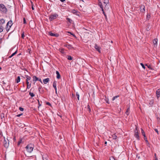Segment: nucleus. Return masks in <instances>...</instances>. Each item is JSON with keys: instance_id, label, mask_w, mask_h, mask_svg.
<instances>
[{"instance_id": "cd10ccee", "label": "nucleus", "mask_w": 160, "mask_h": 160, "mask_svg": "<svg viewBox=\"0 0 160 160\" xmlns=\"http://www.w3.org/2000/svg\"><path fill=\"white\" fill-rule=\"evenodd\" d=\"M141 133L142 135L144 136V138H146V135L143 130L142 129H141Z\"/></svg>"}, {"instance_id": "c9c22d12", "label": "nucleus", "mask_w": 160, "mask_h": 160, "mask_svg": "<svg viewBox=\"0 0 160 160\" xmlns=\"http://www.w3.org/2000/svg\"><path fill=\"white\" fill-rule=\"evenodd\" d=\"M146 65L147 66L148 68H149V69H151V70L152 69V66L151 65H148L147 64H146Z\"/></svg>"}, {"instance_id": "473e14b6", "label": "nucleus", "mask_w": 160, "mask_h": 160, "mask_svg": "<svg viewBox=\"0 0 160 160\" xmlns=\"http://www.w3.org/2000/svg\"><path fill=\"white\" fill-rule=\"evenodd\" d=\"M3 30V27L2 25L0 26V32H2Z\"/></svg>"}, {"instance_id": "dca6fc26", "label": "nucleus", "mask_w": 160, "mask_h": 160, "mask_svg": "<svg viewBox=\"0 0 160 160\" xmlns=\"http://www.w3.org/2000/svg\"><path fill=\"white\" fill-rule=\"evenodd\" d=\"M64 46L67 47L68 49H71L73 48L72 45L70 44H65Z\"/></svg>"}, {"instance_id": "f8f14e48", "label": "nucleus", "mask_w": 160, "mask_h": 160, "mask_svg": "<svg viewBox=\"0 0 160 160\" xmlns=\"http://www.w3.org/2000/svg\"><path fill=\"white\" fill-rule=\"evenodd\" d=\"M160 88L158 89L156 91V95L157 98L160 97Z\"/></svg>"}, {"instance_id": "bf43d9fd", "label": "nucleus", "mask_w": 160, "mask_h": 160, "mask_svg": "<svg viewBox=\"0 0 160 160\" xmlns=\"http://www.w3.org/2000/svg\"><path fill=\"white\" fill-rule=\"evenodd\" d=\"M100 8H101L102 9V12H104V9H103V7H100Z\"/></svg>"}, {"instance_id": "ddd939ff", "label": "nucleus", "mask_w": 160, "mask_h": 160, "mask_svg": "<svg viewBox=\"0 0 160 160\" xmlns=\"http://www.w3.org/2000/svg\"><path fill=\"white\" fill-rule=\"evenodd\" d=\"M26 84L27 85V89L25 90L24 91V92H26L27 91V89H29L30 88L31 86V83H29V82H26Z\"/></svg>"}, {"instance_id": "412c9836", "label": "nucleus", "mask_w": 160, "mask_h": 160, "mask_svg": "<svg viewBox=\"0 0 160 160\" xmlns=\"http://www.w3.org/2000/svg\"><path fill=\"white\" fill-rule=\"evenodd\" d=\"M27 52H28L30 54L32 52V50L31 48L30 47V46L29 47V48L28 47V48L27 51Z\"/></svg>"}, {"instance_id": "7ed1b4c3", "label": "nucleus", "mask_w": 160, "mask_h": 160, "mask_svg": "<svg viewBox=\"0 0 160 160\" xmlns=\"http://www.w3.org/2000/svg\"><path fill=\"white\" fill-rule=\"evenodd\" d=\"M12 24V21L11 20L9 21L8 22L6 26V29L7 32H8L9 31Z\"/></svg>"}, {"instance_id": "c756f323", "label": "nucleus", "mask_w": 160, "mask_h": 160, "mask_svg": "<svg viewBox=\"0 0 160 160\" xmlns=\"http://www.w3.org/2000/svg\"><path fill=\"white\" fill-rule=\"evenodd\" d=\"M29 95H30L32 97H33L35 96V94L31 92H29Z\"/></svg>"}, {"instance_id": "6e6552de", "label": "nucleus", "mask_w": 160, "mask_h": 160, "mask_svg": "<svg viewBox=\"0 0 160 160\" xmlns=\"http://www.w3.org/2000/svg\"><path fill=\"white\" fill-rule=\"evenodd\" d=\"M71 12L77 15H79L78 13H80L79 12H78L77 10L74 9L71 10Z\"/></svg>"}, {"instance_id": "09e8293b", "label": "nucleus", "mask_w": 160, "mask_h": 160, "mask_svg": "<svg viewBox=\"0 0 160 160\" xmlns=\"http://www.w3.org/2000/svg\"><path fill=\"white\" fill-rule=\"evenodd\" d=\"M22 114H23V113H21V114L17 115H16V117H19L20 116H21V115H22Z\"/></svg>"}, {"instance_id": "2f4dec72", "label": "nucleus", "mask_w": 160, "mask_h": 160, "mask_svg": "<svg viewBox=\"0 0 160 160\" xmlns=\"http://www.w3.org/2000/svg\"><path fill=\"white\" fill-rule=\"evenodd\" d=\"M87 110L89 112H90L91 111L90 106L88 104L87 106Z\"/></svg>"}, {"instance_id": "4be33fe9", "label": "nucleus", "mask_w": 160, "mask_h": 160, "mask_svg": "<svg viewBox=\"0 0 160 160\" xmlns=\"http://www.w3.org/2000/svg\"><path fill=\"white\" fill-rule=\"evenodd\" d=\"M158 41V39L157 38H155L154 39L153 41V44H154V46L156 45L157 44V42Z\"/></svg>"}, {"instance_id": "bb28decb", "label": "nucleus", "mask_w": 160, "mask_h": 160, "mask_svg": "<svg viewBox=\"0 0 160 160\" xmlns=\"http://www.w3.org/2000/svg\"><path fill=\"white\" fill-rule=\"evenodd\" d=\"M130 108H127L126 111L125 112V113L128 116L129 113Z\"/></svg>"}, {"instance_id": "680f3d73", "label": "nucleus", "mask_w": 160, "mask_h": 160, "mask_svg": "<svg viewBox=\"0 0 160 160\" xmlns=\"http://www.w3.org/2000/svg\"><path fill=\"white\" fill-rule=\"evenodd\" d=\"M13 140L14 141H15L16 140V138L15 137L13 138Z\"/></svg>"}, {"instance_id": "c85d7f7f", "label": "nucleus", "mask_w": 160, "mask_h": 160, "mask_svg": "<svg viewBox=\"0 0 160 160\" xmlns=\"http://www.w3.org/2000/svg\"><path fill=\"white\" fill-rule=\"evenodd\" d=\"M5 22V20L3 19H1L0 20V24H3Z\"/></svg>"}, {"instance_id": "69168bd1", "label": "nucleus", "mask_w": 160, "mask_h": 160, "mask_svg": "<svg viewBox=\"0 0 160 160\" xmlns=\"http://www.w3.org/2000/svg\"><path fill=\"white\" fill-rule=\"evenodd\" d=\"M61 2H63L65 1V0H60Z\"/></svg>"}, {"instance_id": "3c124183", "label": "nucleus", "mask_w": 160, "mask_h": 160, "mask_svg": "<svg viewBox=\"0 0 160 160\" xmlns=\"http://www.w3.org/2000/svg\"><path fill=\"white\" fill-rule=\"evenodd\" d=\"M154 130L155 131L158 133V129H154Z\"/></svg>"}, {"instance_id": "f704fd0d", "label": "nucleus", "mask_w": 160, "mask_h": 160, "mask_svg": "<svg viewBox=\"0 0 160 160\" xmlns=\"http://www.w3.org/2000/svg\"><path fill=\"white\" fill-rule=\"evenodd\" d=\"M68 57L67 58L68 60H71L72 59V58L71 56H68Z\"/></svg>"}, {"instance_id": "f3484780", "label": "nucleus", "mask_w": 160, "mask_h": 160, "mask_svg": "<svg viewBox=\"0 0 160 160\" xmlns=\"http://www.w3.org/2000/svg\"><path fill=\"white\" fill-rule=\"evenodd\" d=\"M49 81V78H48L45 79H44L43 80V82L45 84H47L48 83Z\"/></svg>"}, {"instance_id": "20e7f679", "label": "nucleus", "mask_w": 160, "mask_h": 160, "mask_svg": "<svg viewBox=\"0 0 160 160\" xmlns=\"http://www.w3.org/2000/svg\"><path fill=\"white\" fill-rule=\"evenodd\" d=\"M58 17V14L56 13L53 14H51L49 17V20L50 21H51L53 20L56 19Z\"/></svg>"}, {"instance_id": "9d476101", "label": "nucleus", "mask_w": 160, "mask_h": 160, "mask_svg": "<svg viewBox=\"0 0 160 160\" xmlns=\"http://www.w3.org/2000/svg\"><path fill=\"white\" fill-rule=\"evenodd\" d=\"M57 82L56 81H54L53 83V87L54 88L55 90V93L56 94H58L57 90V87H56V83Z\"/></svg>"}, {"instance_id": "0eeeda50", "label": "nucleus", "mask_w": 160, "mask_h": 160, "mask_svg": "<svg viewBox=\"0 0 160 160\" xmlns=\"http://www.w3.org/2000/svg\"><path fill=\"white\" fill-rule=\"evenodd\" d=\"M140 11L141 12H144L145 11V7L143 5H141L140 7Z\"/></svg>"}, {"instance_id": "864d4df0", "label": "nucleus", "mask_w": 160, "mask_h": 160, "mask_svg": "<svg viewBox=\"0 0 160 160\" xmlns=\"http://www.w3.org/2000/svg\"><path fill=\"white\" fill-rule=\"evenodd\" d=\"M146 144H147V146H148L149 147H150V143L148 142H147L146 143Z\"/></svg>"}, {"instance_id": "aec40b11", "label": "nucleus", "mask_w": 160, "mask_h": 160, "mask_svg": "<svg viewBox=\"0 0 160 160\" xmlns=\"http://www.w3.org/2000/svg\"><path fill=\"white\" fill-rule=\"evenodd\" d=\"M32 78L33 81L36 82L38 80V78H37L36 76H33Z\"/></svg>"}, {"instance_id": "a211bd4d", "label": "nucleus", "mask_w": 160, "mask_h": 160, "mask_svg": "<svg viewBox=\"0 0 160 160\" xmlns=\"http://www.w3.org/2000/svg\"><path fill=\"white\" fill-rule=\"evenodd\" d=\"M56 73L57 74V78L58 79L60 78L61 76L59 72L58 71H57L56 72Z\"/></svg>"}, {"instance_id": "8fccbe9b", "label": "nucleus", "mask_w": 160, "mask_h": 160, "mask_svg": "<svg viewBox=\"0 0 160 160\" xmlns=\"http://www.w3.org/2000/svg\"><path fill=\"white\" fill-rule=\"evenodd\" d=\"M144 139L145 141V142H146V143L148 142L147 140V138L146 137V138H144Z\"/></svg>"}, {"instance_id": "a19ab883", "label": "nucleus", "mask_w": 160, "mask_h": 160, "mask_svg": "<svg viewBox=\"0 0 160 160\" xmlns=\"http://www.w3.org/2000/svg\"><path fill=\"white\" fill-rule=\"evenodd\" d=\"M140 65H141V66H142V68H144V69H145V66H144V65L142 63H140Z\"/></svg>"}, {"instance_id": "72a5a7b5", "label": "nucleus", "mask_w": 160, "mask_h": 160, "mask_svg": "<svg viewBox=\"0 0 160 160\" xmlns=\"http://www.w3.org/2000/svg\"><path fill=\"white\" fill-rule=\"evenodd\" d=\"M113 138L114 139H116L117 138V137L115 134H113L112 136Z\"/></svg>"}, {"instance_id": "5fc2aeb1", "label": "nucleus", "mask_w": 160, "mask_h": 160, "mask_svg": "<svg viewBox=\"0 0 160 160\" xmlns=\"http://www.w3.org/2000/svg\"><path fill=\"white\" fill-rule=\"evenodd\" d=\"M23 23L24 24H26V20L25 19V18H23Z\"/></svg>"}, {"instance_id": "1a4fd4ad", "label": "nucleus", "mask_w": 160, "mask_h": 160, "mask_svg": "<svg viewBox=\"0 0 160 160\" xmlns=\"http://www.w3.org/2000/svg\"><path fill=\"white\" fill-rule=\"evenodd\" d=\"M42 159L43 160H48V156L47 154H44L42 155Z\"/></svg>"}, {"instance_id": "423d86ee", "label": "nucleus", "mask_w": 160, "mask_h": 160, "mask_svg": "<svg viewBox=\"0 0 160 160\" xmlns=\"http://www.w3.org/2000/svg\"><path fill=\"white\" fill-rule=\"evenodd\" d=\"M8 141H7L5 139L3 140V145L5 147L8 148L9 146V142L7 138Z\"/></svg>"}, {"instance_id": "e2e57ef3", "label": "nucleus", "mask_w": 160, "mask_h": 160, "mask_svg": "<svg viewBox=\"0 0 160 160\" xmlns=\"http://www.w3.org/2000/svg\"><path fill=\"white\" fill-rule=\"evenodd\" d=\"M38 81H39L40 82L42 83V80H41V79H38Z\"/></svg>"}, {"instance_id": "a18cd8bd", "label": "nucleus", "mask_w": 160, "mask_h": 160, "mask_svg": "<svg viewBox=\"0 0 160 160\" xmlns=\"http://www.w3.org/2000/svg\"><path fill=\"white\" fill-rule=\"evenodd\" d=\"M46 104L48 105V106H50V107L52 106L50 102H46Z\"/></svg>"}, {"instance_id": "393cba45", "label": "nucleus", "mask_w": 160, "mask_h": 160, "mask_svg": "<svg viewBox=\"0 0 160 160\" xmlns=\"http://www.w3.org/2000/svg\"><path fill=\"white\" fill-rule=\"evenodd\" d=\"M98 5L100 7H103L102 3L101 2V0H98Z\"/></svg>"}, {"instance_id": "338daca9", "label": "nucleus", "mask_w": 160, "mask_h": 160, "mask_svg": "<svg viewBox=\"0 0 160 160\" xmlns=\"http://www.w3.org/2000/svg\"><path fill=\"white\" fill-rule=\"evenodd\" d=\"M12 57H13V56H12V55H11V56H9V58H11Z\"/></svg>"}, {"instance_id": "4c0bfd02", "label": "nucleus", "mask_w": 160, "mask_h": 160, "mask_svg": "<svg viewBox=\"0 0 160 160\" xmlns=\"http://www.w3.org/2000/svg\"><path fill=\"white\" fill-rule=\"evenodd\" d=\"M104 1V3L106 4V5H107V4L108 3L109 1L108 0H103Z\"/></svg>"}, {"instance_id": "ea45409f", "label": "nucleus", "mask_w": 160, "mask_h": 160, "mask_svg": "<svg viewBox=\"0 0 160 160\" xmlns=\"http://www.w3.org/2000/svg\"><path fill=\"white\" fill-rule=\"evenodd\" d=\"M18 50H16V51L14 53H12L11 55L13 56L15 55L17 53Z\"/></svg>"}, {"instance_id": "e433bc0d", "label": "nucleus", "mask_w": 160, "mask_h": 160, "mask_svg": "<svg viewBox=\"0 0 160 160\" xmlns=\"http://www.w3.org/2000/svg\"><path fill=\"white\" fill-rule=\"evenodd\" d=\"M118 97H119V95H117V96H115L114 97L112 98V101H114V100H115L116 99V98H117Z\"/></svg>"}, {"instance_id": "c03bdc74", "label": "nucleus", "mask_w": 160, "mask_h": 160, "mask_svg": "<svg viewBox=\"0 0 160 160\" xmlns=\"http://www.w3.org/2000/svg\"><path fill=\"white\" fill-rule=\"evenodd\" d=\"M19 110L21 111H23L24 110V108L22 107H20Z\"/></svg>"}, {"instance_id": "f03ea898", "label": "nucleus", "mask_w": 160, "mask_h": 160, "mask_svg": "<svg viewBox=\"0 0 160 160\" xmlns=\"http://www.w3.org/2000/svg\"><path fill=\"white\" fill-rule=\"evenodd\" d=\"M34 148V145L32 144H28L26 147V148L28 152L31 153L32 151Z\"/></svg>"}, {"instance_id": "6e6d98bb", "label": "nucleus", "mask_w": 160, "mask_h": 160, "mask_svg": "<svg viewBox=\"0 0 160 160\" xmlns=\"http://www.w3.org/2000/svg\"><path fill=\"white\" fill-rule=\"evenodd\" d=\"M38 108H39V107H40L41 105V104L40 103V102L39 101V100H38Z\"/></svg>"}, {"instance_id": "4468645a", "label": "nucleus", "mask_w": 160, "mask_h": 160, "mask_svg": "<svg viewBox=\"0 0 160 160\" xmlns=\"http://www.w3.org/2000/svg\"><path fill=\"white\" fill-rule=\"evenodd\" d=\"M49 35L51 36H54L55 37H58L59 36V35L57 33H54L51 32H49Z\"/></svg>"}, {"instance_id": "58836bf2", "label": "nucleus", "mask_w": 160, "mask_h": 160, "mask_svg": "<svg viewBox=\"0 0 160 160\" xmlns=\"http://www.w3.org/2000/svg\"><path fill=\"white\" fill-rule=\"evenodd\" d=\"M76 96L78 99V100H79V95L78 92L76 93Z\"/></svg>"}, {"instance_id": "6ab92c4d", "label": "nucleus", "mask_w": 160, "mask_h": 160, "mask_svg": "<svg viewBox=\"0 0 160 160\" xmlns=\"http://www.w3.org/2000/svg\"><path fill=\"white\" fill-rule=\"evenodd\" d=\"M25 76L26 78V82H29L28 81L30 80L31 79V77L27 75H25Z\"/></svg>"}, {"instance_id": "603ef678", "label": "nucleus", "mask_w": 160, "mask_h": 160, "mask_svg": "<svg viewBox=\"0 0 160 160\" xmlns=\"http://www.w3.org/2000/svg\"><path fill=\"white\" fill-rule=\"evenodd\" d=\"M22 141V140H19L18 142V145H19L21 143V142Z\"/></svg>"}, {"instance_id": "052dcab7", "label": "nucleus", "mask_w": 160, "mask_h": 160, "mask_svg": "<svg viewBox=\"0 0 160 160\" xmlns=\"http://www.w3.org/2000/svg\"><path fill=\"white\" fill-rule=\"evenodd\" d=\"M30 2H31V5H32V6H34V5H33V2H32V1H30Z\"/></svg>"}, {"instance_id": "b1692460", "label": "nucleus", "mask_w": 160, "mask_h": 160, "mask_svg": "<svg viewBox=\"0 0 160 160\" xmlns=\"http://www.w3.org/2000/svg\"><path fill=\"white\" fill-rule=\"evenodd\" d=\"M20 76H18V77L17 78V79H16V82L17 83H18V82H20Z\"/></svg>"}, {"instance_id": "de8ad7c7", "label": "nucleus", "mask_w": 160, "mask_h": 160, "mask_svg": "<svg viewBox=\"0 0 160 160\" xmlns=\"http://www.w3.org/2000/svg\"><path fill=\"white\" fill-rule=\"evenodd\" d=\"M68 32L69 33H70L71 35H72L74 37L76 38V37L75 35L74 34H73V33H72V32Z\"/></svg>"}, {"instance_id": "9b49d317", "label": "nucleus", "mask_w": 160, "mask_h": 160, "mask_svg": "<svg viewBox=\"0 0 160 160\" xmlns=\"http://www.w3.org/2000/svg\"><path fill=\"white\" fill-rule=\"evenodd\" d=\"M94 48L99 53L101 52V48L98 45L95 44Z\"/></svg>"}, {"instance_id": "f257e3e1", "label": "nucleus", "mask_w": 160, "mask_h": 160, "mask_svg": "<svg viewBox=\"0 0 160 160\" xmlns=\"http://www.w3.org/2000/svg\"><path fill=\"white\" fill-rule=\"evenodd\" d=\"M0 12L5 14H6L8 12V9L3 4H0Z\"/></svg>"}, {"instance_id": "5701e85b", "label": "nucleus", "mask_w": 160, "mask_h": 160, "mask_svg": "<svg viewBox=\"0 0 160 160\" xmlns=\"http://www.w3.org/2000/svg\"><path fill=\"white\" fill-rule=\"evenodd\" d=\"M150 29V25L148 23L146 26V30L147 31H149Z\"/></svg>"}, {"instance_id": "774afa93", "label": "nucleus", "mask_w": 160, "mask_h": 160, "mask_svg": "<svg viewBox=\"0 0 160 160\" xmlns=\"http://www.w3.org/2000/svg\"><path fill=\"white\" fill-rule=\"evenodd\" d=\"M102 13L104 14V16L105 15H106V14L104 12H102Z\"/></svg>"}, {"instance_id": "a878e982", "label": "nucleus", "mask_w": 160, "mask_h": 160, "mask_svg": "<svg viewBox=\"0 0 160 160\" xmlns=\"http://www.w3.org/2000/svg\"><path fill=\"white\" fill-rule=\"evenodd\" d=\"M59 51L62 53H64V49L63 48H59Z\"/></svg>"}, {"instance_id": "0e129e2a", "label": "nucleus", "mask_w": 160, "mask_h": 160, "mask_svg": "<svg viewBox=\"0 0 160 160\" xmlns=\"http://www.w3.org/2000/svg\"><path fill=\"white\" fill-rule=\"evenodd\" d=\"M32 10H34V7H33V6H32Z\"/></svg>"}, {"instance_id": "37998d69", "label": "nucleus", "mask_w": 160, "mask_h": 160, "mask_svg": "<svg viewBox=\"0 0 160 160\" xmlns=\"http://www.w3.org/2000/svg\"><path fill=\"white\" fill-rule=\"evenodd\" d=\"M150 17H151V15L150 14H148L147 15V19L148 20H149V19L150 18Z\"/></svg>"}, {"instance_id": "13d9d810", "label": "nucleus", "mask_w": 160, "mask_h": 160, "mask_svg": "<svg viewBox=\"0 0 160 160\" xmlns=\"http://www.w3.org/2000/svg\"><path fill=\"white\" fill-rule=\"evenodd\" d=\"M42 87L41 86H40L39 87L38 89V90H39V92L40 91V89Z\"/></svg>"}, {"instance_id": "4d7b16f0", "label": "nucleus", "mask_w": 160, "mask_h": 160, "mask_svg": "<svg viewBox=\"0 0 160 160\" xmlns=\"http://www.w3.org/2000/svg\"><path fill=\"white\" fill-rule=\"evenodd\" d=\"M104 16L105 20L107 21L108 20V18L106 15H105Z\"/></svg>"}, {"instance_id": "39448f33", "label": "nucleus", "mask_w": 160, "mask_h": 160, "mask_svg": "<svg viewBox=\"0 0 160 160\" xmlns=\"http://www.w3.org/2000/svg\"><path fill=\"white\" fill-rule=\"evenodd\" d=\"M135 134L134 136L137 138V140H139L140 139L139 136V133L138 131L137 127H136L135 129Z\"/></svg>"}, {"instance_id": "7c9ffc66", "label": "nucleus", "mask_w": 160, "mask_h": 160, "mask_svg": "<svg viewBox=\"0 0 160 160\" xmlns=\"http://www.w3.org/2000/svg\"><path fill=\"white\" fill-rule=\"evenodd\" d=\"M66 19L67 20V21L69 22L70 23H71L72 21V20L70 18H67Z\"/></svg>"}, {"instance_id": "79ce46f5", "label": "nucleus", "mask_w": 160, "mask_h": 160, "mask_svg": "<svg viewBox=\"0 0 160 160\" xmlns=\"http://www.w3.org/2000/svg\"><path fill=\"white\" fill-rule=\"evenodd\" d=\"M21 36H22V37L23 38H24L25 37V35H24V32H23L22 34V35H21Z\"/></svg>"}, {"instance_id": "2eb2a0df", "label": "nucleus", "mask_w": 160, "mask_h": 160, "mask_svg": "<svg viewBox=\"0 0 160 160\" xmlns=\"http://www.w3.org/2000/svg\"><path fill=\"white\" fill-rule=\"evenodd\" d=\"M0 118L2 119V121H5V114L3 113H2L0 114Z\"/></svg>"}, {"instance_id": "49530a36", "label": "nucleus", "mask_w": 160, "mask_h": 160, "mask_svg": "<svg viewBox=\"0 0 160 160\" xmlns=\"http://www.w3.org/2000/svg\"><path fill=\"white\" fill-rule=\"evenodd\" d=\"M153 103V101L152 100L150 101L149 102V104L152 105Z\"/></svg>"}]
</instances>
